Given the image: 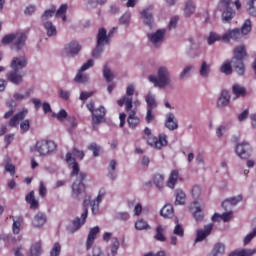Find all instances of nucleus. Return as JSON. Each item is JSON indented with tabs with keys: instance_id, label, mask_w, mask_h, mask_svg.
Masks as SVG:
<instances>
[{
	"instance_id": "1",
	"label": "nucleus",
	"mask_w": 256,
	"mask_h": 256,
	"mask_svg": "<svg viewBox=\"0 0 256 256\" xmlns=\"http://www.w3.org/2000/svg\"><path fill=\"white\" fill-rule=\"evenodd\" d=\"M105 188H101L98 192V196L95 200L91 202V197L87 195V191L85 190V194L81 196V199L85 197L83 202V209L84 212L81 214V218L76 217L72 221V228L70 229V233H75L76 231H79L85 223H87V217L89 215V205H91V211L93 215H97V211H99V204L101 201H103V198L105 197Z\"/></svg>"
},
{
	"instance_id": "2",
	"label": "nucleus",
	"mask_w": 256,
	"mask_h": 256,
	"mask_svg": "<svg viewBox=\"0 0 256 256\" xmlns=\"http://www.w3.org/2000/svg\"><path fill=\"white\" fill-rule=\"evenodd\" d=\"M66 162L68 165H72V171L70 173L71 177H76L75 181L72 184V193L71 196L74 199H78L81 201V197L85 195V183L83 181L87 179V173L79 172L81 171L79 168V162L73 158V154L68 152L66 154Z\"/></svg>"
},
{
	"instance_id": "3",
	"label": "nucleus",
	"mask_w": 256,
	"mask_h": 256,
	"mask_svg": "<svg viewBox=\"0 0 256 256\" xmlns=\"http://www.w3.org/2000/svg\"><path fill=\"white\" fill-rule=\"evenodd\" d=\"M245 59H247V48L245 45L236 46L233 50L232 67L238 75H245Z\"/></svg>"
},
{
	"instance_id": "4",
	"label": "nucleus",
	"mask_w": 256,
	"mask_h": 256,
	"mask_svg": "<svg viewBox=\"0 0 256 256\" xmlns=\"http://www.w3.org/2000/svg\"><path fill=\"white\" fill-rule=\"evenodd\" d=\"M251 20L247 19L245 20L244 24L240 28H234L227 30L226 33L222 36V41L225 43H229V41H239L243 37V35H249L251 33Z\"/></svg>"
},
{
	"instance_id": "5",
	"label": "nucleus",
	"mask_w": 256,
	"mask_h": 256,
	"mask_svg": "<svg viewBox=\"0 0 256 256\" xmlns=\"http://www.w3.org/2000/svg\"><path fill=\"white\" fill-rule=\"evenodd\" d=\"M26 41H27V34H25V32L8 34L4 36L2 39L3 45H9V43H13L12 49H15L16 51H21V49L25 47Z\"/></svg>"
},
{
	"instance_id": "6",
	"label": "nucleus",
	"mask_w": 256,
	"mask_h": 256,
	"mask_svg": "<svg viewBox=\"0 0 256 256\" xmlns=\"http://www.w3.org/2000/svg\"><path fill=\"white\" fill-rule=\"evenodd\" d=\"M144 134V139H146L148 145L154 149H163V147H167V144L169 143L165 134H159L157 138V136L151 135V129L147 127L144 129Z\"/></svg>"
},
{
	"instance_id": "7",
	"label": "nucleus",
	"mask_w": 256,
	"mask_h": 256,
	"mask_svg": "<svg viewBox=\"0 0 256 256\" xmlns=\"http://www.w3.org/2000/svg\"><path fill=\"white\" fill-rule=\"evenodd\" d=\"M149 82L153 83L155 87H159L163 89L169 85L170 77H169V70L166 67H160L158 69V76L150 75Z\"/></svg>"
},
{
	"instance_id": "8",
	"label": "nucleus",
	"mask_w": 256,
	"mask_h": 256,
	"mask_svg": "<svg viewBox=\"0 0 256 256\" xmlns=\"http://www.w3.org/2000/svg\"><path fill=\"white\" fill-rule=\"evenodd\" d=\"M109 43L111 42L107 36V30L105 28H100L97 34V45L92 52V57L98 59L103 53V45H109Z\"/></svg>"
},
{
	"instance_id": "9",
	"label": "nucleus",
	"mask_w": 256,
	"mask_h": 256,
	"mask_svg": "<svg viewBox=\"0 0 256 256\" xmlns=\"http://www.w3.org/2000/svg\"><path fill=\"white\" fill-rule=\"evenodd\" d=\"M219 8L222 12V20L224 23H231L235 17V11L233 9V2L231 0H220Z\"/></svg>"
},
{
	"instance_id": "10",
	"label": "nucleus",
	"mask_w": 256,
	"mask_h": 256,
	"mask_svg": "<svg viewBox=\"0 0 256 256\" xmlns=\"http://www.w3.org/2000/svg\"><path fill=\"white\" fill-rule=\"evenodd\" d=\"M133 95H135V86L129 84L126 89V95L117 101V105L119 107L125 105V111H131L133 109Z\"/></svg>"
},
{
	"instance_id": "11",
	"label": "nucleus",
	"mask_w": 256,
	"mask_h": 256,
	"mask_svg": "<svg viewBox=\"0 0 256 256\" xmlns=\"http://www.w3.org/2000/svg\"><path fill=\"white\" fill-rule=\"evenodd\" d=\"M57 149V144H55L51 140H38L35 144V151L39 153V155H49L53 153Z\"/></svg>"
},
{
	"instance_id": "12",
	"label": "nucleus",
	"mask_w": 256,
	"mask_h": 256,
	"mask_svg": "<svg viewBox=\"0 0 256 256\" xmlns=\"http://www.w3.org/2000/svg\"><path fill=\"white\" fill-rule=\"evenodd\" d=\"M252 151L251 144L248 142L239 143L235 147V153L240 159H249Z\"/></svg>"
},
{
	"instance_id": "13",
	"label": "nucleus",
	"mask_w": 256,
	"mask_h": 256,
	"mask_svg": "<svg viewBox=\"0 0 256 256\" xmlns=\"http://www.w3.org/2000/svg\"><path fill=\"white\" fill-rule=\"evenodd\" d=\"M106 110L105 107L100 106L92 113V127L94 131H97L96 125H101L105 121Z\"/></svg>"
},
{
	"instance_id": "14",
	"label": "nucleus",
	"mask_w": 256,
	"mask_h": 256,
	"mask_svg": "<svg viewBox=\"0 0 256 256\" xmlns=\"http://www.w3.org/2000/svg\"><path fill=\"white\" fill-rule=\"evenodd\" d=\"M213 223H209L204 226L202 229H198L196 231V239L195 243H201V241H205V238L209 237L213 231Z\"/></svg>"
},
{
	"instance_id": "15",
	"label": "nucleus",
	"mask_w": 256,
	"mask_h": 256,
	"mask_svg": "<svg viewBox=\"0 0 256 256\" xmlns=\"http://www.w3.org/2000/svg\"><path fill=\"white\" fill-rule=\"evenodd\" d=\"M27 57L25 55L14 57L10 63V67L13 71H21L27 67Z\"/></svg>"
},
{
	"instance_id": "16",
	"label": "nucleus",
	"mask_w": 256,
	"mask_h": 256,
	"mask_svg": "<svg viewBox=\"0 0 256 256\" xmlns=\"http://www.w3.org/2000/svg\"><path fill=\"white\" fill-rule=\"evenodd\" d=\"M6 79L13 85H21L23 83V74L19 70H11L6 74Z\"/></svg>"
},
{
	"instance_id": "17",
	"label": "nucleus",
	"mask_w": 256,
	"mask_h": 256,
	"mask_svg": "<svg viewBox=\"0 0 256 256\" xmlns=\"http://www.w3.org/2000/svg\"><path fill=\"white\" fill-rule=\"evenodd\" d=\"M90 67H93V59H89L86 63H84L80 70L78 71L76 77H75V81L76 83H85V79H87V77H83V71H87V69H90Z\"/></svg>"
},
{
	"instance_id": "18",
	"label": "nucleus",
	"mask_w": 256,
	"mask_h": 256,
	"mask_svg": "<svg viewBox=\"0 0 256 256\" xmlns=\"http://www.w3.org/2000/svg\"><path fill=\"white\" fill-rule=\"evenodd\" d=\"M230 102H231V95L229 94V91L222 90L220 97L218 98V101H217V107L219 109H222V107H227V105H229Z\"/></svg>"
},
{
	"instance_id": "19",
	"label": "nucleus",
	"mask_w": 256,
	"mask_h": 256,
	"mask_svg": "<svg viewBox=\"0 0 256 256\" xmlns=\"http://www.w3.org/2000/svg\"><path fill=\"white\" fill-rule=\"evenodd\" d=\"M153 5L148 6L145 10L142 11L141 16L144 19V23L148 25V27H152L153 25Z\"/></svg>"
},
{
	"instance_id": "20",
	"label": "nucleus",
	"mask_w": 256,
	"mask_h": 256,
	"mask_svg": "<svg viewBox=\"0 0 256 256\" xmlns=\"http://www.w3.org/2000/svg\"><path fill=\"white\" fill-rule=\"evenodd\" d=\"M132 109H130V111H126V113H129L127 123L129 125L130 129H135V127H137V125H139V123H141V120L139 119V117H137V112Z\"/></svg>"
},
{
	"instance_id": "21",
	"label": "nucleus",
	"mask_w": 256,
	"mask_h": 256,
	"mask_svg": "<svg viewBox=\"0 0 256 256\" xmlns=\"http://www.w3.org/2000/svg\"><path fill=\"white\" fill-rule=\"evenodd\" d=\"M178 180L182 181V179L179 177V170L174 169L171 171L167 180V187H169V189H175V185H177Z\"/></svg>"
},
{
	"instance_id": "22",
	"label": "nucleus",
	"mask_w": 256,
	"mask_h": 256,
	"mask_svg": "<svg viewBox=\"0 0 256 256\" xmlns=\"http://www.w3.org/2000/svg\"><path fill=\"white\" fill-rule=\"evenodd\" d=\"M97 233H99V226H95L90 229L87 242H86L87 251H89V249L93 247V243H95V238L97 237Z\"/></svg>"
},
{
	"instance_id": "23",
	"label": "nucleus",
	"mask_w": 256,
	"mask_h": 256,
	"mask_svg": "<svg viewBox=\"0 0 256 256\" xmlns=\"http://www.w3.org/2000/svg\"><path fill=\"white\" fill-rule=\"evenodd\" d=\"M64 51L66 55H77L79 51H81V45L79 43L73 41L65 46Z\"/></svg>"
},
{
	"instance_id": "24",
	"label": "nucleus",
	"mask_w": 256,
	"mask_h": 256,
	"mask_svg": "<svg viewBox=\"0 0 256 256\" xmlns=\"http://www.w3.org/2000/svg\"><path fill=\"white\" fill-rule=\"evenodd\" d=\"M165 127L169 129V131H175V129H178L179 124L177 123V120H175V114H167Z\"/></svg>"
},
{
	"instance_id": "25",
	"label": "nucleus",
	"mask_w": 256,
	"mask_h": 256,
	"mask_svg": "<svg viewBox=\"0 0 256 256\" xmlns=\"http://www.w3.org/2000/svg\"><path fill=\"white\" fill-rule=\"evenodd\" d=\"M203 193L201 186L194 185L191 190V196L194 199V202L191 204L190 209H193L195 205H199L198 199H200L201 194Z\"/></svg>"
},
{
	"instance_id": "26",
	"label": "nucleus",
	"mask_w": 256,
	"mask_h": 256,
	"mask_svg": "<svg viewBox=\"0 0 256 256\" xmlns=\"http://www.w3.org/2000/svg\"><path fill=\"white\" fill-rule=\"evenodd\" d=\"M165 29L158 30L153 34H148V38L150 39L151 43L157 45V43H161L165 37Z\"/></svg>"
},
{
	"instance_id": "27",
	"label": "nucleus",
	"mask_w": 256,
	"mask_h": 256,
	"mask_svg": "<svg viewBox=\"0 0 256 256\" xmlns=\"http://www.w3.org/2000/svg\"><path fill=\"white\" fill-rule=\"evenodd\" d=\"M45 223H47V216L43 212H38L32 220L33 227H43Z\"/></svg>"
},
{
	"instance_id": "28",
	"label": "nucleus",
	"mask_w": 256,
	"mask_h": 256,
	"mask_svg": "<svg viewBox=\"0 0 256 256\" xmlns=\"http://www.w3.org/2000/svg\"><path fill=\"white\" fill-rule=\"evenodd\" d=\"M232 93L235 95L236 99L247 97V88L241 86V84H234L232 86Z\"/></svg>"
},
{
	"instance_id": "29",
	"label": "nucleus",
	"mask_w": 256,
	"mask_h": 256,
	"mask_svg": "<svg viewBox=\"0 0 256 256\" xmlns=\"http://www.w3.org/2000/svg\"><path fill=\"white\" fill-rule=\"evenodd\" d=\"M12 231L14 235L21 233V227L23 226L24 220L21 216H13Z\"/></svg>"
},
{
	"instance_id": "30",
	"label": "nucleus",
	"mask_w": 256,
	"mask_h": 256,
	"mask_svg": "<svg viewBox=\"0 0 256 256\" xmlns=\"http://www.w3.org/2000/svg\"><path fill=\"white\" fill-rule=\"evenodd\" d=\"M26 203L30 204V209L37 210L39 209V200L35 199V192L31 191L26 195Z\"/></svg>"
},
{
	"instance_id": "31",
	"label": "nucleus",
	"mask_w": 256,
	"mask_h": 256,
	"mask_svg": "<svg viewBox=\"0 0 256 256\" xmlns=\"http://www.w3.org/2000/svg\"><path fill=\"white\" fill-rule=\"evenodd\" d=\"M240 201H243V195H238V196H234L232 198H228L226 199L224 202H222V207L224 209V211H228V206L229 205H237V203H240Z\"/></svg>"
},
{
	"instance_id": "32",
	"label": "nucleus",
	"mask_w": 256,
	"mask_h": 256,
	"mask_svg": "<svg viewBox=\"0 0 256 256\" xmlns=\"http://www.w3.org/2000/svg\"><path fill=\"white\" fill-rule=\"evenodd\" d=\"M154 239L159 241L160 243H165L167 241V237L165 236V228L162 225H158L156 227V233L154 235Z\"/></svg>"
},
{
	"instance_id": "33",
	"label": "nucleus",
	"mask_w": 256,
	"mask_h": 256,
	"mask_svg": "<svg viewBox=\"0 0 256 256\" xmlns=\"http://www.w3.org/2000/svg\"><path fill=\"white\" fill-rule=\"evenodd\" d=\"M173 205L171 204H166L161 210H160V215L164 217V219H171L173 217Z\"/></svg>"
},
{
	"instance_id": "34",
	"label": "nucleus",
	"mask_w": 256,
	"mask_h": 256,
	"mask_svg": "<svg viewBox=\"0 0 256 256\" xmlns=\"http://www.w3.org/2000/svg\"><path fill=\"white\" fill-rule=\"evenodd\" d=\"M191 211H194L193 217L195 221H197V223H201V221H203V219L205 218V214L203 213V210H201L200 206H193V209H191Z\"/></svg>"
},
{
	"instance_id": "35",
	"label": "nucleus",
	"mask_w": 256,
	"mask_h": 256,
	"mask_svg": "<svg viewBox=\"0 0 256 256\" xmlns=\"http://www.w3.org/2000/svg\"><path fill=\"white\" fill-rule=\"evenodd\" d=\"M23 119H25V112H19L10 119L9 126L17 127V125H19V122L23 121Z\"/></svg>"
},
{
	"instance_id": "36",
	"label": "nucleus",
	"mask_w": 256,
	"mask_h": 256,
	"mask_svg": "<svg viewBox=\"0 0 256 256\" xmlns=\"http://www.w3.org/2000/svg\"><path fill=\"white\" fill-rule=\"evenodd\" d=\"M221 73H224V75H231L233 73V62L232 60L225 61L222 66L220 67Z\"/></svg>"
},
{
	"instance_id": "37",
	"label": "nucleus",
	"mask_w": 256,
	"mask_h": 256,
	"mask_svg": "<svg viewBox=\"0 0 256 256\" xmlns=\"http://www.w3.org/2000/svg\"><path fill=\"white\" fill-rule=\"evenodd\" d=\"M187 200V195L183 190H176V200L175 205H185V201Z\"/></svg>"
},
{
	"instance_id": "38",
	"label": "nucleus",
	"mask_w": 256,
	"mask_h": 256,
	"mask_svg": "<svg viewBox=\"0 0 256 256\" xmlns=\"http://www.w3.org/2000/svg\"><path fill=\"white\" fill-rule=\"evenodd\" d=\"M135 229H137V231H144L147 229H151V226L149 225V223H147V221L141 218L136 221Z\"/></svg>"
},
{
	"instance_id": "39",
	"label": "nucleus",
	"mask_w": 256,
	"mask_h": 256,
	"mask_svg": "<svg viewBox=\"0 0 256 256\" xmlns=\"http://www.w3.org/2000/svg\"><path fill=\"white\" fill-rule=\"evenodd\" d=\"M195 13V4H193V1L186 2L185 8H184V15L185 17H191Z\"/></svg>"
},
{
	"instance_id": "40",
	"label": "nucleus",
	"mask_w": 256,
	"mask_h": 256,
	"mask_svg": "<svg viewBox=\"0 0 256 256\" xmlns=\"http://www.w3.org/2000/svg\"><path fill=\"white\" fill-rule=\"evenodd\" d=\"M44 28L46 29L48 37H53V35H57V28L53 26V22L44 23Z\"/></svg>"
},
{
	"instance_id": "41",
	"label": "nucleus",
	"mask_w": 256,
	"mask_h": 256,
	"mask_svg": "<svg viewBox=\"0 0 256 256\" xmlns=\"http://www.w3.org/2000/svg\"><path fill=\"white\" fill-rule=\"evenodd\" d=\"M210 73H211V64H207L205 61L202 62V65L200 68L201 77H209Z\"/></svg>"
},
{
	"instance_id": "42",
	"label": "nucleus",
	"mask_w": 256,
	"mask_h": 256,
	"mask_svg": "<svg viewBox=\"0 0 256 256\" xmlns=\"http://www.w3.org/2000/svg\"><path fill=\"white\" fill-rule=\"evenodd\" d=\"M154 184L158 189L163 188V183L165 182V176L162 174H155L153 178Z\"/></svg>"
},
{
	"instance_id": "43",
	"label": "nucleus",
	"mask_w": 256,
	"mask_h": 256,
	"mask_svg": "<svg viewBox=\"0 0 256 256\" xmlns=\"http://www.w3.org/2000/svg\"><path fill=\"white\" fill-rule=\"evenodd\" d=\"M146 103L148 105V109L154 110L157 107V101L155 100V96L148 94L146 96Z\"/></svg>"
},
{
	"instance_id": "44",
	"label": "nucleus",
	"mask_w": 256,
	"mask_h": 256,
	"mask_svg": "<svg viewBox=\"0 0 256 256\" xmlns=\"http://www.w3.org/2000/svg\"><path fill=\"white\" fill-rule=\"evenodd\" d=\"M174 235H177L178 237H185V230L183 229V226L179 224V220L176 219V226L173 231Z\"/></svg>"
},
{
	"instance_id": "45",
	"label": "nucleus",
	"mask_w": 256,
	"mask_h": 256,
	"mask_svg": "<svg viewBox=\"0 0 256 256\" xmlns=\"http://www.w3.org/2000/svg\"><path fill=\"white\" fill-rule=\"evenodd\" d=\"M207 41L208 45H213V43H215L216 41H223V36H220L215 32H211Z\"/></svg>"
},
{
	"instance_id": "46",
	"label": "nucleus",
	"mask_w": 256,
	"mask_h": 256,
	"mask_svg": "<svg viewBox=\"0 0 256 256\" xmlns=\"http://www.w3.org/2000/svg\"><path fill=\"white\" fill-rule=\"evenodd\" d=\"M88 150L92 151L94 157H99V153H101V146L97 145L95 142H92L88 146Z\"/></svg>"
},
{
	"instance_id": "47",
	"label": "nucleus",
	"mask_w": 256,
	"mask_h": 256,
	"mask_svg": "<svg viewBox=\"0 0 256 256\" xmlns=\"http://www.w3.org/2000/svg\"><path fill=\"white\" fill-rule=\"evenodd\" d=\"M103 75H104V78L107 81V83H111V81H113V79L115 77L113 75V72H111V69H109V67H107V66H104Z\"/></svg>"
},
{
	"instance_id": "48",
	"label": "nucleus",
	"mask_w": 256,
	"mask_h": 256,
	"mask_svg": "<svg viewBox=\"0 0 256 256\" xmlns=\"http://www.w3.org/2000/svg\"><path fill=\"white\" fill-rule=\"evenodd\" d=\"M41 253V242H37L30 248V255L31 256H39Z\"/></svg>"
},
{
	"instance_id": "49",
	"label": "nucleus",
	"mask_w": 256,
	"mask_h": 256,
	"mask_svg": "<svg viewBox=\"0 0 256 256\" xmlns=\"http://www.w3.org/2000/svg\"><path fill=\"white\" fill-rule=\"evenodd\" d=\"M52 117H56L58 121L63 122L65 119H69L67 111L61 109L57 114L53 113Z\"/></svg>"
},
{
	"instance_id": "50",
	"label": "nucleus",
	"mask_w": 256,
	"mask_h": 256,
	"mask_svg": "<svg viewBox=\"0 0 256 256\" xmlns=\"http://www.w3.org/2000/svg\"><path fill=\"white\" fill-rule=\"evenodd\" d=\"M248 13L252 17H256V0L248 1Z\"/></svg>"
},
{
	"instance_id": "51",
	"label": "nucleus",
	"mask_w": 256,
	"mask_h": 256,
	"mask_svg": "<svg viewBox=\"0 0 256 256\" xmlns=\"http://www.w3.org/2000/svg\"><path fill=\"white\" fill-rule=\"evenodd\" d=\"M235 254V256H252V255H255L256 253V249H248V250H241V251H238V252H232Z\"/></svg>"
},
{
	"instance_id": "52",
	"label": "nucleus",
	"mask_w": 256,
	"mask_h": 256,
	"mask_svg": "<svg viewBox=\"0 0 256 256\" xmlns=\"http://www.w3.org/2000/svg\"><path fill=\"white\" fill-rule=\"evenodd\" d=\"M71 155H74V157H76V159H79L80 161H83V159L85 158V152L82 150H79L77 148H73L72 152H70Z\"/></svg>"
},
{
	"instance_id": "53",
	"label": "nucleus",
	"mask_w": 256,
	"mask_h": 256,
	"mask_svg": "<svg viewBox=\"0 0 256 256\" xmlns=\"http://www.w3.org/2000/svg\"><path fill=\"white\" fill-rule=\"evenodd\" d=\"M61 255V244L56 242L50 251V256H59Z\"/></svg>"
},
{
	"instance_id": "54",
	"label": "nucleus",
	"mask_w": 256,
	"mask_h": 256,
	"mask_svg": "<svg viewBox=\"0 0 256 256\" xmlns=\"http://www.w3.org/2000/svg\"><path fill=\"white\" fill-rule=\"evenodd\" d=\"M109 167H110L111 171L108 172V177H110V179H115V169L117 167V161L111 160Z\"/></svg>"
},
{
	"instance_id": "55",
	"label": "nucleus",
	"mask_w": 256,
	"mask_h": 256,
	"mask_svg": "<svg viewBox=\"0 0 256 256\" xmlns=\"http://www.w3.org/2000/svg\"><path fill=\"white\" fill-rule=\"evenodd\" d=\"M55 11H56L55 7H52L50 10H46L41 17L42 21H47L49 17H53V15H55Z\"/></svg>"
},
{
	"instance_id": "56",
	"label": "nucleus",
	"mask_w": 256,
	"mask_h": 256,
	"mask_svg": "<svg viewBox=\"0 0 256 256\" xmlns=\"http://www.w3.org/2000/svg\"><path fill=\"white\" fill-rule=\"evenodd\" d=\"M24 251L25 248L23 247V245L16 246L12 249V253H14V256H24Z\"/></svg>"
},
{
	"instance_id": "57",
	"label": "nucleus",
	"mask_w": 256,
	"mask_h": 256,
	"mask_svg": "<svg viewBox=\"0 0 256 256\" xmlns=\"http://www.w3.org/2000/svg\"><path fill=\"white\" fill-rule=\"evenodd\" d=\"M30 128H31V124H30L29 120H24L20 124V129H21L22 133H27V131H29Z\"/></svg>"
},
{
	"instance_id": "58",
	"label": "nucleus",
	"mask_w": 256,
	"mask_h": 256,
	"mask_svg": "<svg viewBox=\"0 0 256 256\" xmlns=\"http://www.w3.org/2000/svg\"><path fill=\"white\" fill-rule=\"evenodd\" d=\"M67 13V4H62L60 8L56 11V17H63Z\"/></svg>"
},
{
	"instance_id": "59",
	"label": "nucleus",
	"mask_w": 256,
	"mask_h": 256,
	"mask_svg": "<svg viewBox=\"0 0 256 256\" xmlns=\"http://www.w3.org/2000/svg\"><path fill=\"white\" fill-rule=\"evenodd\" d=\"M117 251H119V240L117 238H114V242L111 247V253L113 256L117 255Z\"/></svg>"
},
{
	"instance_id": "60",
	"label": "nucleus",
	"mask_w": 256,
	"mask_h": 256,
	"mask_svg": "<svg viewBox=\"0 0 256 256\" xmlns=\"http://www.w3.org/2000/svg\"><path fill=\"white\" fill-rule=\"evenodd\" d=\"M152 121H155V115H153V110L148 108L146 114V123H152Z\"/></svg>"
},
{
	"instance_id": "61",
	"label": "nucleus",
	"mask_w": 256,
	"mask_h": 256,
	"mask_svg": "<svg viewBox=\"0 0 256 256\" xmlns=\"http://www.w3.org/2000/svg\"><path fill=\"white\" fill-rule=\"evenodd\" d=\"M39 195L40 197H46L47 195V187H45V183L43 182L39 184Z\"/></svg>"
},
{
	"instance_id": "62",
	"label": "nucleus",
	"mask_w": 256,
	"mask_h": 256,
	"mask_svg": "<svg viewBox=\"0 0 256 256\" xmlns=\"http://www.w3.org/2000/svg\"><path fill=\"white\" fill-rule=\"evenodd\" d=\"M222 220L224 223H227L228 221H231V218L233 217V211L225 212L221 215Z\"/></svg>"
},
{
	"instance_id": "63",
	"label": "nucleus",
	"mask_w": 256,
	"mask_h": 256,
	"mask_svg": "<svg viewBox=\"0 0 256 256\" xmlns=\"http://www.w3.org/2000/svg\"><path fill=\"white\" fill-rule=\"evenodd\" d=\"M68 123L70 124V127L72 129H75V127H77L78 123H77V118H75V116H69L67 118Z\"/></svg>"
},
{
	"instance_id": "64",
	"label": "nucleus",
	"mask_w": 256,
	"mask_h": 256,
	"mask_svg": "<svg viewBox=\"0 0 256 256\" xmlns=\"http://www.w3.org/2000/svg\"><path fill=\"white\" fill-rule=\"evenodd\" d=\"M249 117V109L244 110L242 113L238 115V121L242 122L245 121Z\"/></svg>"
}]
</instances>
